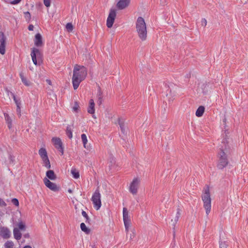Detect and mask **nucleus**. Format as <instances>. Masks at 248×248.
Segmentation results:
<instances>
[{
	"instance_id": "1",
	"label": "nucleus",
	"mask_w": 248,
	"mask_h": 248,
	"mask_svg": "<svg viewBox=\"0 0 248 248\" xmlns=\"http://www.w3.org/2000/svg\"><path fill=\"white\" fill-rule=\"evenodd\" d=\"M87 75V70L85 67L78 64L74 66L72 83L75 90L78 87L81 82L85 79Z\"/></svg>"
},
{
	"instance_id": "2",
	"label": "nucleus",
	"mask_w": 248,
	"mask_h": 248,
	"mask_svg": "<svg viewBox=\"0 0 248 248\" xmlns=\"http://www.w3.org/2000/svg\"><path fill=\"white\" fill-rule=\"evenodd\" d=\"M229 142L228 139H225L219 145V159L217 164V167L219 169H222L228 164L227 153L230 149Z\"/></svg>"
},
{
	"instance_id": "3",
	"label": "nucleus",
	"mask_w": 248,
	"mask_h": 248,
	"mask_svg": "<svg viewBox=\"0 0 248 248\" xmlns=\"http://www.w3.org/2000/svg\"><path fill=\"white\" fill-rule=\"evenodd\" d=\"M136 28L139 37L142 41H145L147 38V29L145 20L142 17L138 18Z\"/></svg>"
},
{
	"instance_id": "4",
	"label": "nucleus",
	"mask_w": 248,
	"mask_h": 248,
	"mask_svg": "<svg viewBox=\"0 0 248 248\" xmlns=\"http://www.w3.org/2000/svg\"><path fill=\"white\" fill-rule=\"evenodd\" d=\"M202 199L203 202V207L205 210L206 214L208 215L211 209V199L208 186H206L204 188Z\"/></svg>"
},
{
	"instance_id": "5",
	"label": "nucleus",
	"mask_w": 248,
	"mask_h": 248,
	"mask_svg": "<svg viewBox=\"0 0 248 248\" xmlns=\"http://www.w3.org/2000/svg\"><path fill=\"white\" fill-rule=\"evenodd\" d=\"M32 61L35 65H40L42 54L40 50L36 48H32L31 53Z\"/></svg>"
},
{
	"instance_id": "6",
	"label": "nucleus",
	"mask_w": 248,
	"mask_h": 248,
	"mask_svg": "<svg viewBox=\"0 0 248 248\" xmlns=\"http://www.w3.org/2000/svg\"><path fill=\"white\" fill-rule=\"evenodd\" d=\"M18 227L14 228L13 230V234L15 239L17 240H19L22 237V234L20 231H24L26 229V226L25 224L22 221L19 222L17 224Z\"/></svg>"
},
{
	"instance_id": "7",
	"label": "nucleus",
	"mask_w": 248,
	"mask_h": 248,
	"mask_svg": "<svg viewBox=\"0 0 248 248\" xmlns=\"http://www.w3.org/2000/svg\"><path fill=\"white\" fill-rule=\"evenodd\" d=\"M92 201L93 206L97 210H99L101 206V194L99 189H97L92 197Z\"/></svg>"
},
{
	"instance_id": "8",
	"label": "nucleus",
	"mask_w": 248,
	"mask_h": 248,
	"mask_svg": "<svg viewBox=\"0 0 248 248\" xmlns=\"http://www.w3.org/2000/svg\"><path fill=\"white\" fill-rule=\"evenodd\" d=\"M140 180L138 178H135L130 184L129 190L133 195H136L140 187Z\"/></svg>"
},
{
	"instance_id": "9",
	"label": "nucleus",
	"mask_w": 248,
	"mask_h": 248,
	"mask_svg": "<svg viewBox=\"0 0 248 248\" xmlns=\"http://www.w3.org/2000/svg\"><path fill=\"white\" fill-rule=\"evenodd\" d=\"M52 142L55 148H57L60 152H61V155H63V148L61 140L59 138L54 137L52 139Z\"/></svg>"
},
{
	"instance_id": "10",
	"label": "nucleus",
	"mask_w": 248,
	"mask_h": 248,
	"mask_svg": "<svg viewBox=\"0 0 248 248\" xmlns=\"http://www.w3.org/2000/svg\"><path fill=\"white\" fill-rule=\"evenodd\" d=\"M6 37L4 33L0 32V53L3 55L5 53Z\"/></svg>"
},
{
	"instance_id": "11",
	"label": "nucleus",
	"mask_w": 248,
	"mask_h": 248,
	"mask_svg": "<svg viewBox=\"0 0 248 248\" xmlns=\"http://www.w3.org/2000/svg\"><path fill=\"white\" fill-rule=\"evenodd\" d=\"M46 186L53 191H57L59 190V187L55 184L50 182L47 178H45L43 180Z\"/></svg>"
},
{
	"instance_id": "12",
	"label": "nucleus",
	"mask_w": 248,
	"mask_h": 248,
	"mask_svg": "<svg viewBox=\"0 0 248 248\" xmlns=\"http://www.w3.org/2000/svg\"><path fill=\"white\" fill-rule=\"evenodd\" d=\"M0 235L4 239H8L11 237V232L7 227H0Z\"/></svg>"
},
{
	"instance_id": "13",
	"label": "nucleus",
	"mask_w": 248,
	"mask_h": 248,
	"mask_svg": "<svg viewBox=\"0 0 248 248\" xmlns=\"http://www.w3.org/2000/svg\"><path fill=\"white\" fill-rule=\"evenodd\" d=\"M130 1L131 0H119L116 4V7L119 10H123L129 6Z\"/></svg>"
},
{
	"instance_id": "14",
	"label": "nucleus",
	"mask_w": 248,
	"mask_h": 248,
	"mask_svg": "<svg viewBox=\"0 0 248 248\" xmlns=\"http://www.w3.org/2000/svg\"><path fill=\"white\" fill-rule=\"evenodd\" d=\"M108 164L110 169H116L118 166V164L116 162V158L112 155H110L109 157Z\"/></svg>"
},
{
	"instance_id": "15",
	"label": "nucleus",
	"mask_w": 248,
	"mask_h": 248,
	"mask_svg": "<svg viewBox=\"0 0 248 248\" xmlns=\"http://www.w3.org/2000/svg\"><path fill=\"white\" fill-rule=\"evenodd\" d=\"M34 42L35 45L37 46H40L42 45V37L40 33L35 35Z\"/></svg>"
},
{
	"instance_id": "16",
	"label": "nucleus",
	"mask_w": 248,
	"mask_h": 248,
	"mask_svg": "<svg viewBox=\"0 0 248 248\" xmlns=\"http://www.w3.org/2000/svg\"><path fill=\"white\" fill-rule=\"evenodd\" d=\"M95 104L94 101L93 99H91L89 101V105L88 108V112L89 113L93 114L94 113L95 111Z\"/></svg>"
},
{
	"instance_id": "17",
	"label": "nucleus",
	"mask_w": 248,
	"mask_h": 248,
	"mask_svg": "<svg viewBox=\"0 0 248 248\" xmlns=\"http://www.w3.org/2000/svg\"><path fill=\"white\" fill-rule=\"evenodd\" d=\"M4 116L6 123L8 125V127L9 128V129H12L13 122L12 118L9 115V114L6 113H4Z\"/></svg>"
},
{
	"instance_id": "18",
	"label": "nucleus",
	"mask_w": 248,
	"mask_h": 248,
	"mask_svg": "<svg viewBox=\"0 0 248 248\" xmlns=\"http://www.w3.org/2000/svg\"><path fill=\"white\" fill-rule=\"evenodd\" d=\"M97 103L99 106L103 102V93L100 87H98L97 93Z\"/></svg>"
},
{
	"instance_id": "19",
	"label": "nucleus",
	"mask_w": 248,
	"mask_h": 248,
	"mask_svg": "<svg viewBox=\"0 0 248 248\" xmlns=\"http://www.w3.org/2000/svg\"><path fill=\"white\" fill-rule=\"evenodd\" d=\"M81 138L84 147L85 148H86V149H87L88 150H90V149L91 148V146L90 145H87V142H88V140H87L86 135L85 134H82L81 135Z\"/></svg>"
},
{
	"instance_id": "20",
	"label": "nucleus",
	"mask_w": 248,
	"mask_h": 248,
	"mask_svg": "<svg viewBox=\"0 0 248 248\" xmlns=\"http://www.w3.org/2000/svg\"><path fill=\"white\" fill-rule=\"evenodd\" d=\"M180 215H181V213H180V210L178 209L175 216L173 217V218L171 219V223L174 227L175 226V224L177 222V221L180 217Z\"/></svg>"
},
{
	"instance_id": "21",
	"label": "nucleus",
	"mask_w": 248,
	"mask_h": 248,
	"mask_svg": "<svg viewBox=\"0 0 248 248\" xmlns=\"http://www.w3.org/2000/svg\"><path fill=\"white\" fill-rule=\"evenodd\" d=\"M123 214L124 221H130L128 211H127V209L126 208H125V207L123 208Z\"/></svg>"
},
{
	"instance_id": "22",
	"label": "nucleus",
	"mask_w": 248,
	"mask_h": 248,
	"mask_svg": "<svg viewBox=\"0 0 248 248\" xmlns=\"http://www.w3.org/2000/svg\"><path fill=\"white\" fill-rule=\"evenodd\" d=\"M200 88L201 89L202 92L203 93L205 94L210 90L211 87L210 86V85L208 84H202Z\"/></svg>"
},
{
	"instance_id": "23",
	"label": "nucleus",
	"mask_w": 248,
	"mask_h": 248,
	"mask_svg": "<svg viewBox=\"0 0 248 248\" xmlns=\"http://www.w3.org/2000/svg\"><path fill=\"white\" fill-rule=\"evenodd\" d=\"M46 176L48 179L51 180H55L56 178V176L55 174L54 171L52 170H49L47 171L46 172Z\"/></svg>"
},
{
	"instance_id": "24",
	"label": "nucleus",
	"mask_w": 248,
	"mask_h": 248,
	"mask_svg": "<svg viewBox=\"0 0 248 248\" xmlns=\"http://www.w3.org/2000/svg\"><path fill=\"white\" fill-rule=\"evenodd\" d=\"M115 16H108L107 20V26L108 28H110L112 27V25L115 21Z\"/></svg>"
},
{
	"instance_id": "25",
	"label": "nucleus",
	"mask_w": 248,
	"mask_h": 248,
	"mask_svg": "<svg viewBox=\"0 0 248 248\" xmlns=\"http://www.w3.org/2000/svg\"><path fill=\"white\" fill-rule=\"evenodd\" d=\"M20 77L22 80V82L24 83V84L26 86H29L31 85V83L30 81H28L27 78L24 76L23 73H20L19 74Z\"/></svg>"
},
{
	"instance_id": "26",
	"label": "nucleus",
	"mask_w": 248,
	"mask_h": 248,
	"mask_svg": "<svg viewBox=\"0 0 248 248\" xmlns=\"http://www.w3.org/2000/svg\"><path fill=\"white\" fill-rule=\"evenodd\" d=\"M204 107L203 106H200L196 110V115L197 117H201L202 116L204 112Z\"/></svg>"
},
{
	"instance_id": "27",
	"label": "nucleus",
	"mask_w": 248,
	"mask_h": 248,
	"mask_svg": "<svg viewBox=\"0 0 248 248\" xmlns=\"http://www.w3.org/2000/svg\"><path fill=\"white\" fill-rule=\"evenodd\" d=\"M42 160L43 161V163L44 164V166L46 168V169H50L51 168V165L49 161V160L47 157H45L44 158H42Z\"/></svg>"
},
{
	"instance_id": "28",
	"label": "nucleus",
	"mask_w": 248,
	"mask_h": 248,
	"mask_svg": "<svg viewBox=\"0 0 248 248\" xmlns=\"http://www.w3.org/2000/svg\"><path fill=\"white\" fill-rule=\"evenodd\" d=\"M39 155H40L41 159L44 158L45 157H47V152L45 148H41L38 152Z\"/></svg>"
},
{
	"instance_id": "29",
	"label": "nucleus",
	"mask_w": 248,
	"mask_h": 248,
	"mask_svg": "<svg viewBox=\"0 0 248 248\" xmlns=\"http://www.w3.org/2000/svg\"><path fill=\"white\" fill-rule=\"evenodd\" d=\"M71 172L73 177L75 179H78L79 177V173L78 170L75 168H72L71 170Z\"/></svg>"
},
{
	"instance_id": "30",
	"label": "nucleus",
	"mask_w": 248,
	"mask_h": 248,
	"mask_svg": "<svg viewBox=\"0 0 248 248\" xmlns=\"http://www.w3.org/2000/svg\"><path fill=\"white\" fill-rule=\"evenodd\" d=\"M14 243L13 241L9 240L6 241L4 245L5 248H14Z\"/></svg>"
},
{
	"instance_id": "31",
	"label": "nucleus",
	"mask_w": 248,
	"mask_h": 248,
	"mask_svg": "<svg viewBox=\"0 0 248 248\" xmlns=\"http://www.w3.org/2000/svg\"><path fill=\"white\" fill-rule=\"evenodd\" d=\"M66 135L68 137V138L71 139L73 137L72 135V129L71 126H68L67 127L66 131Z\"/></svg>"
},
{
	"instance_id": "32",
	"label": "nucleus",
	"mask_w": 248,
	"mask_h": 248,
	"mask_svg": "<svg viewBox=\"0 0 248 248\" xmlns=\"http://www.w3.org/2000/svg\"><path fill=\"white\" fill-rule=\"evenodd\" d=\"M80 228H81V230L85 232V233H86L87 234H88L90 232V229H89L85 225V224L84 223H81L80 224Z\"/></svg>"
},
{
	"instance_id": "33",
	"label": "nucleus",
	"mask_w": 248,
	"mask_h": 248,
	"mask_svg": "<svg viewBox=\"0 0 248 248\" xmlns=\"http://www.w3.org/2000/svg\"><path fill=\"white\" fill-rule=\"evenodd\" d=\"M118 122L122 132L124 133L126 127L125 126L124 122H122L120 119L118 120Z\"/></svg>"
},
{
	"instance_id": "34",
	"label": "nucleus",
	"mask_w": 248,
	"mask_h": 248,
	"mask_svg": "<svg viewBox=\"0 0 248 248\" xmlns=\"http://www.w3.org/2000/svg\"><path fill=\"white\" fill-rule=\"evenodd\" d=\"M65 28L68 32H71L73 30V26L71 23H68L65 26Z\"/></svg>"
},
{
	"instance_id": "35",
	"label": "nucleus",
	"mask_w": 248,
	"mask_h": 248,
	"mask_svg": "<svg viewBox=\"0 0 248 248\" xmlns=\"http://www.w3.org/2000/svg\"><path fill=\"white\" fill-rule=\"evenodd\" d=\"M124 227H125V231L127 233L129 231V229L131 226V221H124Z\"/></svg>"
},
{
	"instance_id": "36",
	"label": "nucleus",
	"mask_w": 248,
	"mask_h": 248,
	"mask_svg": "<svg viewBox=\"0 0 248 248\" xmlns=\"http://www.w3.org/2000/svg\"><path fill=\"white\" fill-rule=\"evenodd\" d=\"M79 108V106L77 102H75L74 105V106L72 108V110L74 112H78V109Z\"/></svg>"
},
{
	"instance_id": "37",
	"label": "nucleus",
	"mask_w": 248,
	"mask_h": 248,
	"mask_svg": "<svg viewBox=\"0 0 248 248\" xmlns=\"http://www.w3.org/2000/svg\"><path fill=\"white\" fill-rule=\"evenodd\" d=\"M116 14H117V10L116 9V8H112L110 10V12H109L108 16H116Z\"/></svg>"
},
{
	"instance_id": "38",
	"label": "nucleus",
	"mask_w": 248,
	"mask_h": 248,
	"mask_svg": "<svg viewBox=\"0 0 248 248\" xmlns=\"http://www.w3.org/2000/svg\"><path fill=\"white\" fill-rule=\"evenodd\" d=\"M13 96L14 100L15 101V103L16 104V107H18V106L20 107L21 101H20V100L17 99L14 94H13Z\"/></svg>"
},
{
	"instance_id": "39",
	"label": "nucleus",
	"mask_w": 248,
	"mask_h": 248,
	"mask_svg": "<svg viewBox=\"0 0 248 248\" xmlns=\"http://www.w3.org/2000/svg\"><path fill=\"white\" fill-rule=\"evenodd\" d=\"M82 215L86 218V222H89L90 219L85 211L82 210Z\"/></svg>"
},
{
	"instance_id": "40",
	"label": "nucleus",
	"mask_w": 248,
	"mask_h": 248,
	"mask_svg": "<svg viewBox=\"0 0 248 248\" xmlns=\"http://www.w3.org/2000/svg\"><path fill=\"white\" fill-rule=\"evenodd\" d=\"M12 202L16 206H18L19 205V202L17 199L14 198L12 200Z\"/></svg>"
},
{
	"instance_id": "41",
	"label": "nucleus",
	"mask_w": 248,
	"mask_h": 248,
	"mask_svg": "<svg viewBox=\"0 0 248 248\" xmlns=\"http://www.w3.org/2000/svg\"><path fill=\"white\" fill-rule=\"evenodd\" d=\"M140 14H145V12L146 11V9L143 7H140L139 10Z\"/></svg>"
},
{
	"instance_id": "42",
	"label": "nucleus",
	"mask_w": 248,
	"mask_h": 248,
	"mask_svg": "<svg viewBox=\"0 0 248 248\" xmlns=\"http://www.w3.org/2000/svg\"><path fill=\"white\" fill-rule=\"evenodd\" d=\"M44 3L46 7H48L50 5V0H44Z\"/></svg>"
},
{
	"instance_id": "43",
	"label": "nucleus",
	"mask_w": 248,
	"mask_h": 248,
	"mask_svg": "<svg viewBox=\"0 0 248 248\" xmlns=\"http://www.w3.org/2000/svg\"><path fill=\"white\" fill-rule=\"evenodd\" d=\"M207 24V21L205 18H202L201 20V25L205 27Z\"/></svg>"
},
{
	"instance_id": "44",
	"label": "nucleus",
	"mask_w": 248,
	"mask_h": 248,
	"mask_svg": "<svg viewBox=\"0 0 248 248\" xmlns=\"http://www.w3.org/2000/svg\"><path fill=\"white\" fill-rule=\"evenodd\" d=\"M6 205V203L4 201L0 198V206H5Z\"/></svg>"
},
{
	"instance_id": "45",
	"label": "nucleus",
	"mask_w": 248,
	"mask_h": 248,
	"mask_svg": "<svg viewBox=\"0 0 248 248\" xmlns=\"http://www.w3.org/2000/svg\"><path fill=\"white\" fill-rule=\"evenodd\" d=\"M21 0H14L11 2V3L12 4H16L19 3Z\"/></svg>"
},
{
	"instance_id": "46",
	"label": "nucleus",
	"mask_w": 248,
	"mask_h": 248,
	"mask_svg": "<svg viewBox=\"0 0 248 248\" xmlns=\"http://www.w3.org/2000/svg\"><path fill=\"white\" fill-rule=\"evenodd\" d=\"M16 111L19 115H21V110H20V107L18 106V107H16Z\"/></svg>"
},
{
	"instance_id": "47",
	"label": "nucleus",
	"mask_w": 248,
	"mask_h": 248,
	"mask_svg": "<svg viewBox=\"0 0 248 248\" xmlns=\"http://www.w3.org/2000/svg\"><path fill=\"white\" fill-rule=\"evenodd\" d=\"M34 29V26L32 25H30L28 27V29L30 31H33Z\"/></svg>"
},
{
	"instance_id": "48",
	"label": "nucleus",
	"mask_w": 248,
	"mask_h": 248,
	"mask_svg": "<svg viewBox=\"0 0 248 248\" xmlns=\"http://www.w3.org/2000/svg\"><path fill=\"white\" fill-rule=\"evenodd\" d=\"M135 235V233L134 232H132V234H130V238L132 239Z\"/></svg>"
},
{
	"instance_id": "49",
	"label": "nucleus",
	"mask_w": 248,
	"mask_h": 248,
	"mask_svg": "<svg viewBox=\"0 0 248 248\" xmlns=\"http://www.w3.org/2000/svg\"><path fill=\"white\" fill-rule=\"evenodd\" d=\"M46 82L49 85H51V82L49 79H46Z\"/></svg>"
},
{
	"instance_id": "50",
	"label": "nucleus",
	"mask_w": 248,
	"mask_h": 248,
	"mask_svg": "<svg viewBox=\"0 0 248 248\" xmlns=\"http://www.w3.org/2000/svg\"><path fill=\"white\" fill-rule=\"evenodd\" d=\"M23 248H32L31 246L27 245L24 247Z\"/></svg>"
},
{
	"instance_id": "51",
	"label": "nucleus",
	"mask_w": 248,
	"mask_h": 248,
	"mask_svg": "<svg viewBox=\"0 0 248 248\" xmlns=\"http://www.w3.org/2000/svg\"><path fill=\"white\" fill-rule=\"evenodd\" d=\"M68 192H69V193H72V190H71V189H68Z\"/></svg>"
},
{
	"instance_id": "52",
	"label": "nucleus",
	"mask_w": 248,
	"mask_h": 248,
	"mask_svg": "<svg viewBox=\"0 0 248 248\" xmlns=\"http://www.w3.org/2000/svg\"><path fill=\"white\" fill-rule=\"evenodd\" d=\"M169 89H170V93H171V91H172V89H171V88H170V86H169Z\"/></svg>"
},
{
	"instance_id": "53",
	"label": "nucleus",
	"mask_w": 248,
	"mask_h": 248,
	"mask_svg": "<svg viewBox=\"0 0 248 248\" xmlns=\"http://www.w3.org/2000/svg\"><path fill=\"white\" fill-rule=\"evenodd\" d=\"M92 248H95V245L92 246Z\"/></svg>"
},
{
	"instance_id": "54",
	"label": "nucleus",
	"mask_w": 248,
	"mask_h": 248,
	"mask_svg": "<svg viewBox=\"0 0 248 248\" xmlns=\"http://www.w3.org/2000/svg\"><path fill=\"white\" fill-rule=\"evenodd\" d=\"M170 86H171V87H173V86H173L172 84H171V85H170Z\"/></svg>"
}]
</instances>
